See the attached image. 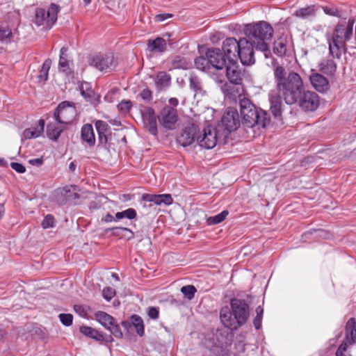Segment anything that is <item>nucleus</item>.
<instances>
[{"label":"nucleus","instance_id":"obj_47","mask_svg":"<svg viewBox=\"0 0 356 356\" xmlns=\"http://www.w3.org/2000/svg\"><path fill=\"white\" fill-rule=\"evenodd\" d=\"M41 225L44 229L54 227L55 225V220L54 216L50 214L47 215L43 219Z\"/></svg>","mask_w":356,"mask_h":356},{"label":"nucleus","instance_id":"obj_10","mask_svg":"<svg viewBox=\"0 0 356 356\" xmlns=\"http://www.w3.org/2000/svg\"><path fill=\"white\" fill-rule=\"evenodd\" d=\"M240 49H238V56L241 63L244 65H250L254 63V47L255 44L248 38H241Z\"/></svg>","mask_w":356,"mask_h":356},{"label":"nucleus","instance_id":"obj_24","mask_svg":"<svg viewBox=\"0 0 356 356\" xmlns=\"http://www.w3.org/2000/svg\"><path fill=\"white\" fill-rule=\"evenodd\" d=\"M81 137L90 147H93L95 145V133L92 124H86L82 127Z\"/></svg>","mask_w":356,"mask_h":356},{"label":"nucleus","instance_id":"obj_50","mask_svg":"<svg viewBox=\"0 0 356 356\" xmlns=\"http://www.w3.org/2000/svg\"><path fill=\"white\" fill-rule=\"evenodd\" d=\"M115 295V291L111 287H106L102 291V296L104 298L108 301L111 300Z\"/></svg>","mask_w":356,"mask_h":356},{"label":"nucleus","instance_id":"obj_9","mask_svg":"<svg viewBox=\"0 0 356 356\" xmlns=\"http://www.w3.org/2000/svg\"><path fill=\"white\" fill-rule=\"evenodd\" d=\"M160 124L165 129L173 130L178 121L177 110L169 105H165L158 115Z\"/></svg>","mask_w":356,"mask_h":356},{"label":"nucleus","instance_id":"obj_25","mask_svg":"<svg viewBox=\"0 0 356 356\" xmlns=\"http://www.w3.org/2000/svg\"><path fill=\"white\" fill-rule=\"evenodd\" d=\"M171 76L164 71H161L156 74L155 83L158 90H162L170 86Z\"/></svg>","mask_w":356,"mask_h":356},{"label":"nucleus","instance_id":"obj_53","mask_svg":"<svg viewBox=\"0 0 356 356\" xmlns=\"http://www.w3.org/2000/svg\"><path fill=\"white\" fill-rule=\"evenodd\" d=\"M111 136V132L108 133H99L98 134L99 145H106L108 143L109 136Z\"/></svg>","mask_w":356,"mask_h":356},{"label":"nucleus","instance_id":"obj_51","mask_svg":"<svg viewBox=\"0 0 356 356\" xmlns=\"http://www.w3.org/2000/svg\"><path fill=\"white\" fill-rule=\"evenodd\" d=\"M61 193L66 195L68 199H79L80 195L76 193H72L69 186H65L61 189Z\"/></svg>","mask_w":356,"mask_h":356},{"label":"nucleus","instance_id":"obj_58","mask_svg":"<svg viewBox=\"0 0 356 356\" xmlns=\"http://www.w3.org/2000/svg\"><path fill=\"white\" fill-rule=\"evenodd\" d=\"M350 345L346 339H344V341L339 346L337 350V356H339L340 355H342L343 352H345L347 349L348 346Z\"/></svg>","mask_w":356,"mask_h":356},{"label":"nucleus","instance_id":"obj_20","mask_svg":"<svg viewBox=\"0 0 356 356\" xmlns=\"http://www.w3.org/2000/svg\"><path fill=\"white\" fill-rule=\"evenodd\" d=\"M309 79L312 85L317 91L324 92L329 89V82L322 74H314L310 76Z\"/></svg>","mask_w":356,"mask_h":356},{"label":"nucleus","instance_id":"obj_23","mask_svg":"<svg viewBox=\"0 0 356 356\" xmlns=\"http://www.w3.org/2000/svg\"><path fill=\"white\" fill-rule=\"evenodd\" d=\"M166 49L167 43L163 38L157 37L147 41V49L151 52L163 53Z\"/></svg>","mask_w":356,"mask_h":356},{"label":"nucleus","instance_id":"obj_14","mask_svg":"<svg viewBox=\"0 0 356 356\" xmlns=\"http://www.w3.org/2000/svg\"><path fill=\"white\" fill-rule=\"evenodd\" d=\"M212 68L222 70L227 65V57L220 48H210L206 51Z\"/></svg>","mask_w":356,"mask_h":356},{"label":"nucleus","instance_id":"obj_64","mask_svg":"<svg viewBox=\"0 0 356 356\" xmlns=\"http://www.w3.org/2000/svg\"><path fill=\"white\" fill-rule=\"evenodd\" d=\"M113 341V338L111 334H104L103 342L111 343Z\"/></svg>","mask_w":356,"mask_h":356},{"label":"nucleus","instance_id":"obj_21","mask_svg":"<svg viewBox=\"0 0 356 356\" xmlns=\"http://www.w3.org/2000/svg\"><path fill=\"white\" fill-rule=\"evenodd\" d=\"M217 81L218 83H223L221 86V90L225 96L230 101H236L237 97H238L239 99H241V95L238 93V90L236 89L234 86L231 85V83L225 82V79L223 77L222 79H218Z\"/></svg>","mask_w":356,"mask_h":356},{"label":"nucleus","instance_id":"obj_40","mask_svg":"<svg viewBox=\"0 0 356 356\" xmlns=\"http://www.w3.org/2000/svg\"><path fill=\"white\" fill-rule=\"evenodd\" d=\"M13 38V33L8 27H0V41L9 42Z\"/></svg>","mask_w":356,"mask_h":356},{"label":"nucleus","instance_id":"obj_43","mask_svg":"<svg viewBox=\"0 0 356 356\" xmlns=\"http://www.w3.org/2000/svg\"><path fill=\"white\" fill-rule=\"evenodd\" d=\"M58 67L60 71L65 72L67 74L72 73V71L69 67L68 60L65 56H60Z\"/></svg>","mask_w":356,"mask_h":356},{"label":"nucleus","instance_id":"obj_30","mask_svg":"<svg viewBox=\"0 0 356 356\" xmlns=\"http://www.w3.org/2000/svg\"><path fill=\"white\" fill-rule=\"evenodd\" d=\"M95 318L106 329L108 326L112 325L113 323H115L114 318L104 312L99 311L96 312Z\"/></svg>","mask_w":356,"mask_h":356},{"label":"nucleus","instance_id":"obj_17","mask_svg":"<svg viewBox=\"0 0 356 356\" xmlns=\"http://www.w3.org/2000/svg\"><path fill=\"white\" fill-rule=\"evenodd\" d=\"M143 118L145 129L152 135L156 136L158 115L152 107H147L143 113Z\"/></svg>","mask_w":356,"mask_h":356},{"label":"nucleus","instance_id":"obj_46","mask_svg":"<svg viewBox=\"0 0 356 356\" xmlns=\"http://www.w3.org/2000/svg\"><path fill=\"white\" fill-rule=\"evenodd\" d=\"M132 107V102L130 100H123L118 105V108L123 113H129Z\"/></svg>","mask_w":356,"mask_h":356},{"label":"nucleus","instance_id":"obj_49","mask_svg":"<svg viewBox=\"0 0 356 356\" xmlns=\"http://www.w3.org/2000/svg\"><path fill=\"white\" fill-rule=\"evenodd\" d=\"M58 318L65 326H70L72 324L73 316L71 314H60Z\"/></svg>","mask_w":356,"mask_h":356},{"label":"nucleus","instance_id":"obj_18","mask_svg":"<svg viewBox=\"0 0 356 356\" xmlns=\"http://www.w3.org/2000/svg\"><path fill=\"white\" fill-rule=\"evenodd\" d=\"M173 202L172 197L170 194H149L144 193L142 195L140 202L150 203L155 205H170Z\"/></svg>","mask_w":356,"mask_h":356},{"label":"nucleus","instance_id":"obj_62","mask_svg":"<svg viewBox=\"0 0 356 356\" xmlns=\"http://www.w3.org/2000/svg\"><path fill=\"white\" fill-rule=\"evenodd\" d=\"M261 320H262V318H260L259 316H255V318H254L253 324H254V327L257 330H259L261 327Z\"/></svg>","mask_w":356,"mask_h":356},{"label":"nucleus","instance_id":"obj_29","mask_svg":"<svg viewBox=\"0 0 356 356\" xmlns=\"http://www.w3.org/2000/svg\"><path fill=\"white\" fill-rule=\"evenodd\" d=\"M287 40L286 38L281 37L276 40L273 44V52L279 56H285L287 50Z\"/></svg>","mask_w":356,"mask_h":356},{"label":"nucleus","instance_id":"obj_41","mask_svg":"<svg viewBox=\"0 0 356 356\" xmlns=\"http://www.w3.org/2000/svg\"><path fill=\"white\" fill-rule=\"evenodd\" d=\"M196 291L197 289L193 285H186L181 289V292L188 300H192L194 298Z\"/></svg>","mask_w":356,"mask_h":356},{"label":"nucleus","instance_id":"obj_35","mask_svg":"<svg viewBox=\"0 0 356 356\" xmlns=\"http://www.w3.org/2000/svg\"><path fill=\"white\" fill-rule=\"evenodd\" d=\"M51 65V60L47 58L43 63L39 72L38 79L40 81H46L48 79L49 70Z\"/></svg>","mask_w":356,"mask_h":356},{"label":"nucleus","instance_id":"obj_37","mask_svg":"<svg viewBox=\"0 0 356 356\" xmlns=\"http://www.w3.org/2000/svg\"><path fill=\"white\" fill-rule=\"evenodd\" d=\"M137 216L136 211L133 208L127 209L123 211L117 212L115 213V219L117 220L122 218H127L129 220L135 219Z\"/></svg>","mask_w":356,"mask_h":356},{"label":"nucleus","instance_id":"obj_38","mask_svg":"<svg viewBox=\"0 0 356 356\" xmlns=\"http://www.w3.org/2000/svg\"><path fill=\"white\" fill-rule=\"evenodd\" d=\"M172 67L174 69H187L188 63L186 60L181 56H175L171 60Z\"/></svg>","mask_w":356,"mask_h":356},{"label":"nucleus","instance_id":"obj_31","mask_svg":"<svg viewBox=\"0 0 356 356\" xmlns=\"http://www.w3.org/2000/svg\"><path fill=\"white\" fill-rule=\"evenodd\" d=\"M63 127L55 124H49L47 126V135L51 140L56 141L63 131Z\"/></svg>","mask_w":356,"mask_h":356},{"label":"nucleus","instance_id":"obj_59","mask_svg":"<svg viewBox=\"0 0 356 356\" xmlns=\"http://www.w3.org/2000/svg\"><path fill=\"white\" fill-rule=\"evenodd\" d=\"M212 353L216 356H227V353L226 350L221 348H218V347H214L212 349Z\"/></svg>","mask_w":356,"mask_h":356},{"label":"nucleus","instance_id":"obj_32","mask_svg":"<svg viewBox=\"0 0 356 356\" xmlns=\"http://www.w3.org/2000/svg\"><path fill=\"white\" fill-rule=\"evenodd\" d=\"M131 325L135 327L137 334L143 337L145 333V327L142 318L136 314H133L130 317Z\"/></svg>","mask_w":356,"mask_h":356},{"label":"nucleus","instance_id":"obj_16","mask_svg":"<svg viewBox=\"0 0 356 356\" xmlns=\"http://www.w3.org/2000/svg\"><path fill=\"white\" fill-rule=\"evenodd\" d=\"M225 74L229 83L241 85L245 76V70L237 65L235 61L225 67Z\"/></svg>","mask_w":356,"mask_h":356},{"label":"nucleus","instance_id":"obj_34","mask_svg":"<svg viewBox=\"0 0 356 356\" xmlns=\"http://www.w3.org/2000/svg\"><path fill=\"white\" fill-rule=\"evenodd\" d=\"M195 65L196 67L202 71H207L211 68L210 62H209V57L205 56H200L195 59Z\"/></svg>","mask_w":356,"mask_h":356},{"label":"nucleus","instance_id":"obj_27","mask_svg":"<svg viewBox=\"0 0 356 356\" xmlns=\"http://www.w3.org/2000/svg\"><path fill=\"white\" fill-rule=\"evenodd\" d=\"M39 124L37 127L26 129L23 132L24 139H31L38 137L44 131V121L40 119L38 122Z\"/></svg>","mask_w":356,"mask_h":356},{"label":"nucleus","instance_id":"obj_7","mask_svg":"<svg viewBox=\"0 0 356 356\" xmlns=\"http://www.w3.org/2000/svg\"><path fill=\"white\" fill-rule=\"evenodd\" d=\"M224 139L228 137L232 131L237 130L242 125L238 111L232 107L227 108L221 118Z\"/></svg>","mask_w":356,"mask_h":356},{"label":"nucleus","instance_id":"obj_8","mask_svg":"<svg viewBox=\"0 0 356 356\" xmlns=\"http://www.w3.org/2000/svg\"><path fill=\"white\" fill-rule=\"evenodd\" d=\"M76 108L69 102H62L56 108L54 116L58 123L67 124L75 118Z\"/></svg>","mask_w":356,"mask_h":356},{"label":"nucleus","instance_id":"obj_3","mask_svg":"<svg viewBox=\"0 0 356 356\" xmlns=\"http://www.w3.org/2000/svg\"><path fill=\"white\" fill-rule=\"evenodd\" d=\"M242 126L248 128H266L270 125V114L261 108L257 107L249 99L243 97L239 100Z\"/></svg>","mask_w":356,"mask_h":356},{"label":"nucleus","instance_id":"obj_63","mask_svg":"<svg viewBox=\"0 0 356 356\" xmlns=\"http://www.w3.org/2000/svg\"><path fill=\"white\" fill-rule=\"evenodd\" d=\"M102 221L106 222H110L114 220H117L115 217L114 218L111 214L107 213L102 219Z\"/></svg>","mask_w":356,"mask_h":356},{"label":"nucleus","instance_id":"obj_61","mask_svg":"<svg viewBox=\"0 0 356 356\" xmlns=\"http://www.w3.org/2000/svg\"><path fill=\"white\" fill-rule=\"evenodd\" d=\"M104 334V333L96 330L93 339L96 340L97 341L103 342Z\"/></svg>","mask_w":356,"mask_h":356},{"label":"nucleus","instance_id":"obj_2","mask_svg":"<svg viewBox=\"0 0 356 356\" xmlns=\"http://www.w3.org/2000/svg\"><path fill=\"white\" fill-rule=\"evenodd\" d=\"M231 310L222 307L220 312V318L222 324L232 330H236L248 321L250 316L249 305L244 300L234 298L230 301Z\"/></svg>","mask_w":356,"mask_h":356},{"label":"nucleus","instance_id":"obj_22","mask_svg":"<svg viewBox=\"0 0 356 356\" xmlns=\"http://www.w3.org/2000/svg\"><path fill=\"white\" fill-rule=\"evenodd\" d=\"M345 339L350 344L356 343V320L350 318L346 323Z\"/></svg>","mask_w":356,"mask_h":356},{"label":"nucleus","instance_id":"obj_33","mask_svg":"<svg viewBox=\"0 0 356 356\" xmlns=\"http://www.w3.org/2000/svg\"><path fill=\"white\" fill-rule=\"evenodd\" d=\"M86 90H83V85H81L79 86V90L81 92V94L82 96L85 97V99L90 102L91 104L95 103V100H96L95 98V92L90 88L88 83H86ZM97 103L99 102V97L97 98Z\"/></svg>","mask_w":356,"mask_h":356},{"label":"nucleus","instance_id":"obj_48","mask_svg":"<svg viewBox=\"0 0 356 356\" xmlns=\"http://www.w3.org/2000/svg\"><path fill=\"white\" fill-rule=\"evenodd\" d=\"M96 330H97L86 325H82L79 328V331L81 333H82L86 337L91 339H93Z\"/></svg>","mask_w":356,"mask_h":356},{"label":"nucleus","instance_id":"obj_54","mask_svg":"<svg viewBox=\"0 0 356 356\" xmlns=\"http://www.w3.org/2000/svg\"><path fill=\"white\" fill-rule=\"evenodd\" d=\"M173 15L171 13H161L158 14L154 17V20L156 22H161L168 19L169 18H172Z\"/></svg>","mask_w":356,"mask_h":356},{"label":"nucleus","instance_id":"obj_36","mask_svg":"<svg viewBox=\"0 0 356 356\" xmlns=\"http://www.w3.org/2000/svg\"><path fill=\"white\" fill-rule=\"evenodd\" d=\"M294 15L298 17L307 19L310 16L315 15V8L314 6H308L306 8H302L297 10Z\"/></svg>","mask_w":356,"mask_h":356},{"label":"nucleus","instance_id":"obj_28","mask_svg":"<svg viewBox=\"0 0 356 356\" xmlns=\"http://www.w3.org/2000/svg\"><path fill=\"white\" fill-rule=\"evenodd\" d=\"M319 70L326 74H334L337 70L335 62L332 59H323L319 63Z\"/></svg>","mask_w":356,"mask_h":356},{"label":"nucleus","instance_id":"obj_11","mask_svg":"<svg viewBox=\"0 0 356 356\" xmlns=\"http://www.w3.org/2000/svg\"><path fill=\"white\" fill-rule=\"evenodd\" d=\"M219 131V129L209 126L203 129L202 135L197 137V142L202 147L212 149L219 140L218 136Z\"/></svg>","mask_w":356,"mask_h":356},{"label":"nucleus","instance_id":"obj_44","mask_svg":"<svg viewBox=\"0 0 356 356\" xmlns=\"http://www.w3.org/2000/svg\"><path fill=\"white\" fill-rule=\"evenodd\" d=\"M95 128L97 129V134L99 133H108L111 131V128L107 122L102 120H97L95 122Z\"/></svg>","mask_w":356,"mask_h":356},{"label":"nucleus","instance_id":"obj_52","mask_svg":"<svg viewBox=\"0 0 356 356\" xmlns=\"http://www.w3.org/2000/svg\"><path fill=\"white\" fill-rule=\"evenodd\" d=\"M139 95L141 99L148 102L152 100V92L149 88L143 90Z\"/></svg>","mask_w":356,"mask_h":356},{"label":"nucleus","instance_id":"obj_57","mask_svg":"<svg viewBox=\"0 0 356 356\" xmlns=\"http://www.w3.org/2000/svg\"><path fill=\"white\" fill-rule=\"evenodd\" d=\"M74 310L81 316H85L87 314V311L85 307L80 305H74Z\"/></svg>","mask_w":356,"mask_h":356},{"label":"nucleus","instance_id":"obj_42","mask_svg":"<svg viewBox=\"0 0 356 356\" xmlns=\"http://www.w3.org/2000/svg\"><path fill=\"white\" fill-rule=\"evenodd\" d=\"M323 8V11L327 15H329L333 16V17H339V18H343V19L345 18L343 17V12L341 10H339L336 7L325 6Z\"/></svg>","mask_w":356,"mask_h":356},{"label":"nucleus","instance_id":"obj_13","mask_svg":"<svg viewBox=\"0 0 356 356\" xmlns=\"http://www.w3.org/2000/svg\"><path fill=\"white\" fill-rule=\"evenodd\" d=\"M89 64L99 71L111 70L116 65L114 56L108 54H97L92 56Z\"/></svg>","mask_w":356,"mask_h":356},{"label":"nucleus","instance_id":"obj_1","mask_svg":"<svg viewBox=\"0 0 356 356\" xmlns=\"http://www.w3.org/2000/svg\"><path fill=\"white\" fill-rule=\"evenodd\" d=\"M276 88L283 95L286 104H298L301 110L308 112L316 111L320 104L318 95L313 91L306 90L300 75L293 71L287 72L280 65L273 67Z\"/></svg>","mask_w":356,"mask_h":356},{"label":"nucleus","instance_id":"obj_15","mask_svg":"<svg viewBox=\"0 0 356 356\" xmlns=\"http://www.w3.org/2000/svg\"><path fill=\"white\" fill-rule=\"evenodd\" d=\"M199 131L200 129L197 124L188 123L178 136L177 142L183 147L191 145L197 140V134Z\"/></svg>","mask_w":356,"mask_h":356},{"label":"nucleus","instance_id":"obj_45","mask_svg":"<svg viewBox=\"0 0 356 356\" xmlns=\"http://www.w3.org/2000/svg\"><path fill=\"white\" fill-rule=\"evenodd\" d=\"M107 330L116 338L122 339L123 337V333L120 326L115 322L113 323L112 325L108 326Z\"/></svg>","mask_w":356,"mask_h":356},{"label":"nucleus","instance_id":"obj_55","mask_svg":"<svg viewBox=\"0 0 356 356\" xmlns=\"http://www.w3.org/2000/svg\"><path fill=\"white\" fill-rule=\"evenodd\" d=\"M10 167L19 173H24L26 171V168L22 163L17 162H12Z\"/></svg>","mask_w":356,"mask_h":356},{"label":"nucleus","instance_id":"obj_6","mask_svg":"<svg viewBox=\"0 0 356 356\" xmlns=\"http://www.w3.org/2000/svg\"><path fill=\"white\" fill-rule=\"evenodd\" d=\"M58 6L55 3H51L47 10L37 8L35 10L33 22L38 26H44L50 29L57 20Z\"/></svg>","mask_w":356,"mask_h":356},{"label":"nucleus","instance_id":"obj_56","mask_svg":"<svg viewBox=\"0 0 356 356\" xmlns=\"http://www.w3.org/2000/svg\"><path fill=\"white\" fill-rule=\"evenodd\" d=\"M148 316L152 319H157L159 316V311L157 307H152L149 308Z\"/></svg>","mask_w":356,"mask_h":356},{"label":"nucleus","instance_id":"obj_5","mask_svg":"<svg viewBox=\"0 0 356 356\" xmlns=\"http://www.w3.org/2000/svg\"><path fill=\"white\" fill-rule=\"evenodd\" d=\"M355 20L353 19L344 18L335 26L332 38L329 40L330 53L333 57L339 58L342 50H344L346 42L353 35V30Z\"/></svg>","mask_w":356,"mask_h":356},{"label":"nucleus","instance_id":"obj_19","mask_svg":"<svg viewBox=\"0 0 356 356\" xmlns=\"http://www.w3.org/2000/svg\"><path fill=\"white\" fill-rule=\"evenodd\" d=\"M277 92L271 91L269 93V102L270 104V110L275 118H279L282 116V99L283 95L276 88Z\"/></svg>","mask_w":356,"mask_h":356},{"label":"nucleus","instance_id":"obj_26","mask_svg":"<svg viewBox=\"0 0 356 356\" xmlns=\"http://www.w3.org/2000/svg\"><path fill=\"white\" fill-rule=\"evenodd\" d=\"M189 87L194 91L195 97L197 95L202 97L206 93V91L202 88V83L200 79L196 75H191L189 78Z\"/></svg>","mask_w":356,"mask_h":356},{"label":"nucleus","instance_id":"obj_60","mask_svg":"<svg viewBox=\"0 0 356 356\" xmlns=\"http://www.w3.org/2000/svg\"><path fill=\"white\" fill-rule=\"evenodd\" d=\"M29 162L30 164L33 165L40 166L43 163V159L42 157H41L38 159H30Z\"/></svg>","mask_w":356,"mask_h":356},{"label":"nucleus","instance_id":"obj_39","mask_svg":"<svg viewBox=\"0 0 356 356\" xmlns=\"http://www.w3.org/2000/svg\"><path fill=\"white\" fill-rule=\"evenodd\" d=\"M228 214L229 211L227 210H224L221 213L214 216H211L208 218L207 220V224L209 225L219 224L227 218Z\"/></svg>","mask_w":356,"mask_h":356},{"label":"nucleus","instance_id":"obj_4","mask_svg":"<svg viewBox=\"0 0 356 356\" xmlns=\"http://www.w3.org/2000/svg\"><path fill=\"white\" fill-rule=\"evenodd\" d=\"M273 32V27L265 21L246 24L244 28L246 38L254 43L255 49L263 51L266 58L270 54L267 41L272 38Z\"/></svg>","mask_w":356,"mask_h":356},{"label":"nucleus","instance_id":"obj_12","mask_svg":"<svg viewBox=\"0 0 356 356\" xmlns=\"http://www.w3.org/2000/svg\"><path fill=\"white\" fill-rule=\"evenodd\" d=\"M241 38L237 40L234 38H226L222 44V51L226 56L229 63L237 60L238 49H240Z\"/></svg>","mask_w":356,"mask_h":356}]
</instances>
